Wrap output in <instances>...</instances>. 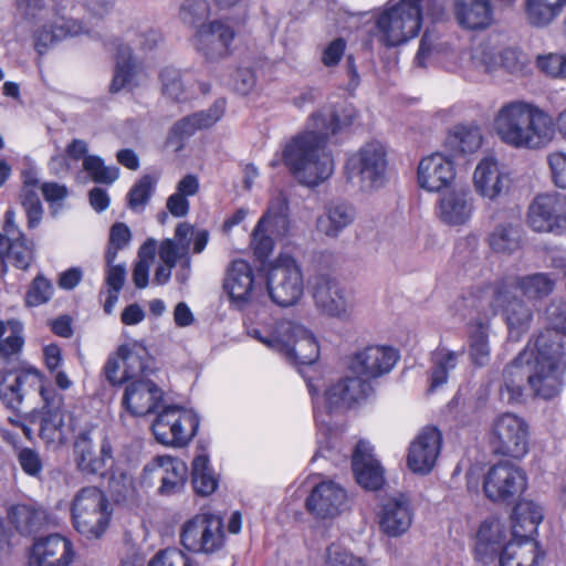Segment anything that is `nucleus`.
<instances>
[{"label":"nucleus","instance_id":"obj_1","mask_svg":"<svg viewBox=\"0 0 566 566\" xmlns=\"http://www.w3.org/2000/svg\"><path fill=\"white\" fill-rule=\"evenodd\" d=\"M548 328L535 342L505 367L504 382L500 389L501 399L507 403L521 401L526 381L536 397L553 399L564 387L566 370V301L554 300L545 311Z\"/></svg>","mask_w":566,"mask_h":566},{"label":"nucleus","instance_id":"obj_2","mask_svg":"<svg viewBox=\"0 0 566 566\" xmlns=\"http://www.w3.org/2000/svg\"><path fill=\"white\" fill-rule=\"evenodd\" d=\"M357 112L350 104H328L312 113L305 129L292 136L277 151L270 166L281 163L302 185L316 187L334 172L335 161L327 140L346 128L356 119Z\"/></svg>","mask_w":566,"mask_h":566},{"label":"nucleus","instance_id":"obj_3","mask_svg":"<svg viewBox=\"0 0 566 566\" xmlns=\"http://www.w3.org/2000/svg\"><path fill=\"white\" fill-rule=\"evenodd\" d=\"M312 397L313 412L318 433V448L314 455L338 461L337 455L348 457L339 437L344 428V411L355 401L368 395L370 385L360 377H347L326 382L321 376L306 379Z\"/></svg>","mask_w":566,"mask_h":566},{"label":"nucleus","instance_id":"obj_4","mask_svg":"<svg viewBox=\"0 0 566 566\" xmlns=\"http://www.w3.org/2000/svg\"><path fill=\"white\" fill-rule=\"evenodd\" d=\"M492 128L504 145L514 149H542L555 135L552 116L524 99L503 103L493 115Z\"/></svg>","mask_w":566,"mask_h":566},{"label":"nucleus","instance_id":"obj_5","mask_svg":"<svg viewBox=\"0 0 566 566\" xmlns=\"http://www.w3.org/2000/svg\"><path fill=\"white\" fill-rule=\"evenodd\" d=\"M245 332L292 364L312 365L319 356L317 340L311 331L291 321L276 319L266 311L251 312Z\"/></svg>","mask_w":566,"mask_h":566},{"label":"nucleus","instance_id":"obj_6","mask_svg":"<svg viewBox=\"0 0 566 566\" xmlns=\"http://www.w3.org/2000/svg\"><path fill=\"white\" fill-rule=\"evenodd\" d=\"M13 6L17 15L31 28L40 54L67 36L88 32L81 21L67 18L70 0H13Z\"/></svg>","mask_w":566,"mask_h":566},{"label":"nucleus","instance_id":"obj_7","mask_svg":"<svg viewBox=\"0 0 566 566\" xmlns=\"http://www.w3.org/2000/svg\"><path fill=\"white\" fill-rule=\"evenodd\" d=\"M496 290V281L475 284L454 302V308L461 318L476 313L490 319L501 312L509 329V337L518 340L531 327L533 311L509 289L505 296L497 300Z\"/></svg>","mask_w":566,"mask_h":566},{"label":"nucleus","instance_id":"obj_8","mask_svg":"<svg viewBox=\"0 0 566 566\" xmlns=\"http://www.w3.org/2000/svg\"><path fill=\"white\" fill-rule=\"evenodd\" d=\"M433 22L446 14V6L439 0H398L389 2L375 19V36L387 48L407 43L416 38L422 23V10Z\"/></svg>","mask_w":566,"mask_h":566},{"label":"nucleus","instance_id":"obj_9","mask_svg":"<svg viewBox=\"0 0 566 566\" xmlns=\"http://www.w3.org/2000/svg\"><path fill=\"white\" fill-rule=\"evenodd\" d=\"M113 506L106 494L96 486L78 490L71 503L74 530L86 539H101L111 523Z\"/></svg>","mask_w":566,"mask_h":566},{"label":"nucleus","instance_id":"obj_10","mask_svg":"<svg viewBox=\"0 0 566 566\" xmlns=\"http://www.w3.org/2000/svg\"><path fill=\"white\" fill-rule=\"evenodd\" d=\"M387 148L379 140H370L350 154L345 164V175L353 186L370 192L387 182Z\"/></svg>","mask_w":566,"mask_h":566},{"label":"nucleus","instance_id":"obj_11","mask_svg":"<svg viewBox=\"0 0 566 566\" xmlns=\"http://www.w3.org/2000/svg\"><path fill=\"white\" fill-rule=\"evenodd\" d=\"M523 65L524 62L516 50H500L488 41H481L461 51L451 71H462L471 75L474 72L492 73L499 67H504L510 73H516Z\"/></svg>","mask_w":566,"mask_h":566},{"label":"nucleus","instance_id":"obj_12","mask_svg":"<svg viewBox=\"0 0 566 566\" xmlns=\"http://www.w3.org/2000/svg\"><path fill=\"white\" fill-rule=\"evenodd\" d=\"M223 289L229 295L231 303L240 310L245 311L244 324L252 312L266 311L264 304L266 295L263 293L262 283L255 281L254 271L249 262L234 260L227 270Z\"/></svg>","mask_w":566,"mask_h":566},{"label":"nucleus","instance_id":"obj_13","mask_svg":"<svg viewBox=\"0 0 566 566\" xmlns=\"http://www.w3.org/2000/svg\"><path fill=\"white\" fill-rule=\"evenodd\" d=\"M198 429L197 413L192 409L178 405L165 406L151 423L155 439L167 447L186 446L196 436Z\"/></svg>","mask_w":566,"mask_h":566},{"label":"nucleus","instance_id":"obj_14","mask_svg":"<svg viewBox=\"0 0 566 566\" xmlns=\"http://www.w3.org/2000/svg\"><path fill=\"white\" fill-rule=\"evenodd\" d=\"M128 44H120L116 54V66L111 84L113 93L127 88L133 90L139 84V72L133 51L147 53L156 48L161 39L160 33L154 29H145L135 34L126 35Z\"/></svg>","mask_w":566,"mask_h":566},{"label":"nucleus","instance_id":"obj_15","mask_svg":"<svg viewBox=\"0 0 566 566\" xmlns=\"http://www.w3.org/2000/svg\"><path fill=\"white\" fill-rule=\"evenodd\" d=\"M266 287L268 295L279 306L296 304L304 292V280L295 259L281 254L268 271Z\"/></svg>","mask_w":566,"mask_h":566},{"label":"nucleus","instance_id":"obj_16","mask_svg":"<svg viewBox=\"0 0 566 566\" xmlns=\"http://www.w3.org/2000/svg\"><path fill=\"white\" fill-rule=\"evenodd\" d=\"M226 542L223 521L220 516L197 514L181 527L180 543L191 553L211 555L220 552Z\"/></svg>","mask_w":566,"mask_h":566},{"label":"nucleus","instance_id":"obj_17","mask_svg":"<svg viewBox=\"0 0 566 566\" xmlns=\"http://www.w3.org/2000/svg\"><path fill=\"white\" fill-rule=\"evenodd\" d=\"M490 443L495 453L514 459L524 458L530 443L527 422L513 412L497 415L491 426Z\"/></svg>","mask_w":566,"mask_h":566},{"label":"nucleus","instance_id":"obj_18","mask_svg":"<svg viewBox=\"0 0 566 566\" xmlns=\"http://www.w3.org/2000/svg\"><path fill=\"white\" fill-rule=\"evenodd\" d=\"M289 202L283 193L273 197L265 213L258 221L251 237V245L258 259L263 260L270 255L274 248L275 237H285L290 232Z\"/></svg>","mask_w":566,"mask_h":566},{"label":"nucleus","instance_id":"obj_19","mask_svg":"<svg viewBox=\"0 0 566 566\" xmlns=\"http://www.w3.org/2000/svg\"><path fill=\"white\" fill-rule=\"evenodd\" d=\"M526 223L537 233L562 235L566 232V195L558 191L538 193L530 202Z\"/></svg>","mask_w":566,"mask_h":566},{"label":"nucleus","instance_id":"obj_20","mask_svg":"<svg viewBox=\"0 0 566 566\" xmlns=\"http://www.w3.org/2000/svg\"><path fill=\"white\" fill-rule=\"evenodd\" d=\"M526 488V473L509 461H502L491 467L483 480L485 496L497 503H513Z\"/></svg>","mask_w":566,"mask_h":566},{"label":"nucleus","instance_id":"obj_21","mask_svg":"<svg viewBox=\"0 0 566 566\" xmlns=\"http://www.w3.org/2000/svg\"><path fill=\"white\" fill-rule=\"evenodd\" d=\"M41 397L45 405L39 416V436L46 444H62L74 430L73 417L53 388H41Z\"/></svg>","mask_w":566,"mask_h":566},{"label":"nucleus","instance_id":"obj_22","mask_svg":"<svg viewBox=\"0 0 566 566\" xmlns=\"http://www.w3.org/2000/svg\"><path fill=\"white\" fill-rule=\"evenodd\" d=\"M235 30L223 20L199 24L192 35L195 50L207 61L218 62L232 54Z\"/></svg>","mask_w":566,"mask_h":566},{"label":"nucleus","instance_id":"obj_23","mask_svg":"<svg viewBox=\"0 0 566 566\" xmlns=\"http://www.w3.org/2000/svg\"><path fill=\"white\" fill-rule=\"evenodd\" d=\"M316 307L325 315L345 318L353 307L352 292L336 277L318 275L313 285Z\"/></svg>","mask_w":566,"mask_h":566},{"label":"nucleus","instance_id":"obj_24","mask_svg":"<svg viewBox=\"0 0 566 566\" xmlns=\"http://www.w3.org/2000/svg\"><path fill=\"white\" fill-rule=\"evenodd\" d=\"M512 181L510 171L492 156L483 157L475 166L472 175V184L476 195L490 202H494L506 195Z\"/></svg>","mask_w":566,"mask_h":566},{"label":"nucleus","instance_id":"obj_25","mask_svg":"<svg viewBox=\"0 0 566 566\" xmlns=\"http://www.w3.org/2000/svg\"><path fill=\"white\" fill-rule=\"evenodd\" d=\"M305 505L316 518L333 520L349 509V497L339 483L324 480L312 489Z\"/></svg>","mask_w":566,"mask_h":566},{"label":"nucleus","instance_id":"obj_26","mask_svg":"<svg viewBox=\"0 0 566 566\" xmlns=\"http://www.w3.org/2000/svg\"><path fill=\"white\" fill-rule=\"evenodd\" d=\"M475 211V199L465 186L452 187L439 193L436 213L441 222L452 227L470 222Z\"/></svg>","mask_w":566,"mask_h":566},{"label":"nucleus","instance_id":"obj_27","mask_svg":"<svg viewBox=\"0 0 566 566\" xmlns=\"http://www.w3.org/2000/svg\"><path fill=\"white\" fill-rule=\"evenodd\" d=\"M457 171L452 159L442 153L423 157L417 168V184L427 192L440 193L450 188Z\"/></svg>","mask_w":566,"mask_h":566},{"label":"nucleus","instance_id":"obj_28","mask_svg":"<svg viewBox=\"0 0 566 566\" xmlns=\"http://www.w3.org/2000/svg\"><path fill=\"white\" fill-rule=\"evenodd\" d=\"M509 542L505 525L499 518H486L475 533V560L483 565L500 566V556Z\"/></svg>","mask_w":566,"mask_h":566},{"label":"nucleus","instance_id":"obj_29","mask_svg":"<svg viewBox=\"0 0 566 566\" xmlns=\"http://www.w3.org/2000/svg\"><path fill=\"white\" fill-rule=\"evenodd\" d=\"M209 241L207 230H196L188 223H179L175 230L174 238L160 242L158 254L161 262L174 263V260L190 258V244H193V253H201Z\"/></svg>","mask_w":566,"mask_h":566},{"label":"nucleus","instance_id":"obj_30","mask_svg":"<svg viewBox=\"0 0 566 566\" xmlns=\"http://www.w3.org/2000/svg\"><path fill=\"white\" fill-rule=\"evenodd\" d=\"M413 516L411 502L405 494L385 499L377 513L379 528L389 537L406 534L412 525Z\"/></svg>","mask_w":566,"mask_h":566},{"label":"nucleus","instance_id":"obj_31","mask_svg":"<svg viewBox=\"0 0 566 566\" xmlns=\"http://www.w3.org/2000/svg\"><path fill=\"white\" fill-rule=\"evenodd\" d=\"M442 434L434 427H427L412 440L407 455V465L413 473L428 474L440 454Z\"/></svg>","mask_w":566,"mask_h":566},{"label":"nucleus","instance_id":"obj_32","mask_svg":"<svg viewBox=\"0 0 566 566\" xmlns=\"http://www.w3.org/2000/svg\"><path fill=\"white\" fill-rule=\"evenodd\" d=\"M74 460L82 473L104 476L113 467L112 446L104 439L96 452L90 436L81 433L74 442Z\"/></svg>","mask_w":566,"mask_h":566},{"label":"nucleus","instance_id":"obj_33","mask_svg":"<svg viewBox=\"0 0 566 566\" xmlns=\"http://www.w3.org/2000/svg\"><path fill=\"white\" fill-rule=\"evenodd\" d=\"M495 297L502 300L509 289L513 293L520 291L530 301L548 296L555 289L556 279L549 273H533L528 275H510L496 280Z\"/></svg>","mask_w":566,"mask_h":566},{"label":"nucleus","instance_id":"obj_34","mask_svg":"<svg viewBox=\"0 0 566 566\" xmlns=\"http://www.w3.org/2000/svg\"><path fill=\"white\" fill-rule=\"evenodd\" d=\"M164 398L163 390L149 379H137L126 385L122 405L134 417L156 411Z\"/></svg>","mask_w":566,"mask_h":566},{"label":"nucleus","instance_id":"obj_35","mask_svg":"<svg viewBox=\"0 0 566 566\" xmlns=\"http://www.w3.org/2000/svg\"><path fill=\"white\" fill-rule=\"evenodd\" d=\"M75 556L72 542L60 535L51 534L36 539L30 555L31 566H69Z\"/></svg>","mask_w":566,"mask_h":566},{"label":"nucleus","instance_id":"obj_36","mask_svg":"<svg viewBox=\"0 0 566 566\" xmlns=\"http://www.w3.org/2000/svg\"><path fill=\"white\" fill-rule=\"evenodd\" d=\"M42 385L41 375L36 370L13 371L0 369V400L11 409H17L29 389L39 390Z\"/></svg>","mask_w":566,"mask_h":566},{"label":"nucleus","instance_id":"obj_37","mask_svg":"<svg viewBox=\"0 0 566 566\" xmlns=\"http://www.w3.org/2000/svg\"><path fill=\"white\" fill-rule=\"evenodd\" d=\"M398 359L399 354L395 348L373 345L356 353L352 367L363 376L376 378L389 373Z\"/></svg>","mask_w":566,"mask_h":566},{"label":"nucleus","instance_id":"obj_38","mask_svg":"<svg viewBox=\"0 0 566 566\" xmlns=\"http://www.w3.org/2000/svg\"><path fill=\"white\" fill-rule=\"evenodd\" d=\"M367 441H359L352 457V467L357 483L366 490H378L384 484V470Z\"/></svg>","mask_w":566,"mask_h":566},{"label":"nucleus","instance_id":"obj_39","mask_svg":"<svg viewBox=\"0 0 566 566\" xmlns=\"http://www.w3.org/2000/svg\"><path fill=\"white\" fill-rule=\"evenodd\" d=\"M457 22L468 30H483L493 23V8L489 0H454Z\"/></svg>","mask_w":566,"mask_h":566},{"label":"nucleus","instance_id":"obj_40","mask_svg":"<svg viewBox=\"0 0 566 566\" xmlns=\"http://www.w3.org/2000/svg\"><path fill=\"white\" fill-rule=\"evenodd\" d=\"M544 552L533 537L511 538L500 556V566H537Z\"/></svg>","mask_w":566,"mask_h":566},{"label":"nucleus","instance_id":"obj_41","mask_svg":"<svg viewBox=\"0 0 566 566\" xmlns=\"http://www.w3.org/2000/svg\"><path fill=\"white\" fill-rule=\"evenodd\" d=\"M491 219L495 223L486 235L489 248L502 255H512L518 251L522 239L518 224L509 220L501 221L497 211L491 214Z\"/></svg>","mask_w":566,"mask_h":566},{"label":"nucleus","instance_id":"obj_42","mask_svg":"<svg viewBox=\"0 0 566 566\" xmlns=\"http://www.w3.org/2000/svg\"><path fill=\"white\" fill-rule=\"evenodd\" d=\"M226 101L217 99L207 111L193 113L178 120L171 128V137L180 139L192 136L197 130L213 126L223 116Z\"/></svg>","mask_w":566,"mask_h":566},{"label":"nucleus","instance_id":"obj_43","mask_svg":"<svg viewBox=\"0 0 566 566\" xmlns=\"http://www.w3.org/2000/svg\"><path fill=\"white\" fill-rule=\"evenodd\" d=\"M33 261V243L19 237L9 239L0 235V275L8 272V264L20 270H28Z\"/></svg>","mask_w":566,"mask_h":566},{"label":"nucleus","instance_id":"obj_44","mask_svg":"<svg viewBox=\"0 0 566 566\" xmlns=\"http://www.w3.org/2000/svg\"><path fill=\"white\" fill-rule=\"evenodd\" d=\"M117 356L125 367V375L130 379L147 375L151 370L153 357L140 340L124 342L117 347Z\"/></svg>","mask_w":566,"mask_h":566},{"label":"nucleus","instance_id":"obj_45","mask_svg":"<svg viewBox=\"0 0 566 566\" xmlns=\"http://www.w3.org/2000/svg\"><path fill=\"white\" fill-rule=\"evenodd\" d=\"M543 518L541 505L530 500L518 502L511 515V538L533 537Z\"/></svg>","mask_w":566,"mask_h":566},{"label":"nucleus","instance_id":"obj_46","mask_svg":"<svg viewBox=\"0 0 566 566\" xmlns=\"http://www.w3.org/2000/svg\"><path fill=\"white\" fill-rule=\"evenodd\" d=\"M356 218L355 208L345 202L332 203L317 218V230L329 238H337Z\"/></svg>","mask_w":566,"mask_h":566},{"label":"nucleus","instance_id":"obj_47","mask_svg":"<svg viewBox=\"0 0 566 566\" xmlns=\"http://www.w3.org/2000/svg\"><path fill=\"white\" fill-rule=\"evenodd\" d=\"M483 143L480 127L476 125H457L446 137L444 146L453 155H469L478 151Z\"/></svg>","mask_w":566,"mask_h":566},{"label":"nucleus","instance_id":"obj_48","mask_svg":"<svg viewBox=\"0 0 566 566\" xmlns=\"http://www.w3.org/2000/svg\"><path fill=\"white\" fill-rule=\"evenodd\" d=\"M463 353V347L460 350H450L441 345L436 348L431 356V390H436L448 382L449 374L455 369Z\"/></svg>","mask_w":566,"mask_h":566},{"label":"nucleus","instance_id":"obj_49","mask_svg":"<svg viewBox=\"0 0 566 566\" xmlns=\"http://www.w3.org/2000/svg\"><path fill=\"white\" fill-rule=\"evenodd\" d=\"M488 322L476 321L469 329V356L474 366H486L491 358Z\"/></svg>","mask_w":566,"mask_h":566},{"label":"nucleus","instance_id":"obj_50","mask_svg":"<svg viewBox=\"0 0 566 566\" xmlns=\"http://www.w3.org/2000/svg\"><path fill=\"white\" fill-rule=\"evenodd\" d=\"M566 4V0H526L528 19L534 25H547Z\"/></svg>","mask_w":566,"mask_h":566},{"label":"nucleus","instance_id":"obj_51","mask_svg":"<svg viewBox=\"0 0 566 566\" xmlns=\"http://www.w3.org/2000/svg\"><path fill=\"white\" fill-rule=\"evenodd\" d=\"M166 463V472L158 486V492L160 495L180 493L187 481L188 468L184 461L174 457H170L169 462Z\"/></svg>","mask_w":566,"mask_h":566},{"label":"nucleus","instance_id":"obj_52","mask_svg":"<svg viewBox=\"0 0 566 566\" xmlns=\"http://www.w3.org/2000/svg\"><path fill=\"white\" fill-rule=\"evenodd\" d=\"M192 485L196 493L203 496L210 495L217 489L218 482L206 454H199L192 461Z\"/></svg>","mask_w":566,"mask_h":566},{"label":"nucleus","instance_id":"obj_53","mask_svg":"<svg viewBox=\"0 0 566 566\" xmlns=\"http://www.w3.org/2000/svg\"><path fill=\"white\" fill-rule=\"evenodd\" d=\"M160 81L163 93L175 101H181L187 97L189 91V74H182L175 67H164L160 71Z\"/></svg>","mask_w":566,"mask_h":566},{"label":"nucleus","instance_id":"obj_54","mask_svg":"<svg viewBox=\"0 0 566 566\" xmlns=\"http://www.w3.org/2000/svg\"><path fill=\"white\" fill-rule=\"evenodd\" d=\"M42 512L33 506L18 504L11 507L9 517L21 533H31L35 531L42 521Z\"/></svg>","mask_w":566,"mask_h":566},{"label":"nucleus","instance_id":"obj_55","mask_svg":"<svg viewBox=\"0 0 566 566\" xmlns=\"http://www.w3.org/2000/svg\"><path fill=\"white\" fill-rule=\"evenodd\" d=\"M83 168L97 184H113L119 176L117 167L106 166L101 157L94 155L84 158Z\"/></svg>","mask_w":566,"mask_h":566},{"label":"nucleus","instance_id":"obj_56","mask_svg":"<svg viewBox=\"0 0 566 566\" xmlns=\"http://www.w3.org/2000/svg\"><path fill=\"white\" fill-rule=\"evenodd\" d=\"M324 566H366V562L342 544L332 543L326 548Z\"/></svg>","mask_w":566,"mask_h":566},{"label":"nucleus","instance_id":"obj_57","mask_svg":"<svg viewBox=\"0 0 566 566\" xmlns=\"http://www.w3.org/2000/svg\"><path fill=\"white\" fill-rule=\"evenodd\" d=\"M155 184L156 180L149 175L142 177L127 195L128 207L134 211L143 210L151 196Z\"/></svg>","mask_w":566,"mask_h":566},{"label":"nucleus","instance_id":"obj_58","mask_svg":"<svg viewBox=\"0 0 566 566\" xmlns=\"http://www.w3.org/2000/svg\"><path fill=\"white\" fill-rule=\"evenodd\" d=\"M132 239L129 228L122 222H116L112 226L109 231L108 248L105 253L107 263H113L116 259L117 252L126 248Z\"/></svg>","mask_w":566,"mask_h":566},{"label":"nucleus","instance_id":"obj_59","mask_svg":"<svg viewBox=\"0 0 566 566\" xmlns=\"http://www.w3.org/2000/svg\"><path fill=\"white\" fill-rule=\"evenodd\" d=\"M52 283L43 275L39 274L32 281L27 295L25 303L29 306H39L46 303L53 295Z\"/></svg>","mask_w":566,"mask_h":566},{"label":"nucleus","instance_id":"obj_60","mask_svg":"<svg viewBox=\"0 0 566 566\" xmlns=\"http://www.w3.org/2000/svg\"><path fill=\"white\" fill-rule=\"evenodd\" d=\"M210 7L207 0H186L181 7L182 20L196 28L208 18Z\"/></svg>","mask_w":566,"mask_h":566},{"label":"nucleus","instance_id":"obj_61","mask_svg":"<svg viewBox=\"0 0 566 566\" xmlns=\"http://www.w3.org/2000/svg\"><path fill=\"white\" fill-rule=\"evenodd\" d=\"M18 462L25 474L35 479L41 478L43 462L38 451L31 448L20 449L18 452Z\"/></svg>","mask_w":566,"mask_h":566},{"label":"nucleus","instance_id":"obj_62","mask_svg":"<svg viewBox=\"0 0 566 566\" xmlns=\"http://www.w3.org/2000/svg\"><path fill=\"white\" fill-rule=\"evenodd\" d=\"M170 455H157L148 462L143 470V481L148 485L161 484Z\"/></svg>","mask_w":566,"mask_h":566},{"label":"nucleus","instance_id":"obj_63","mask_svg":"<svg viewBox=\"0 0 566 566\" xmlns=\"http://www.w3.org/2000/svg\"><path fill=\"white\" fill-rule=\"evenodd\" d=\"M547 164L554 185L566 189V153L554 151L547 156Z\"/></svg>","mask_w":566,"mask_h":566},{"label":"nucleus","instance_id":"obj_64","mask_svg":"<svg viewBox=\"0 0 566 566\" xmlns=\"http://www.w3.org/2000/svg\"><path fill=\"white\" fill-rule=\"evenodd\" d=\"M10 326L11 333L0 340V356L3 358H9L15 355L21 350L23 345L21 325L19 323H13Z\"/></svg>","mask_w":566,"mask_h":566}]
</instances>
